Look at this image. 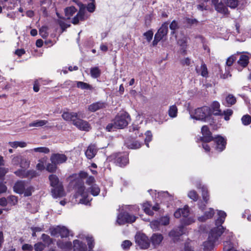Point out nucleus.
I'll return each instance as SVG.
<instances>
[{
	"label": "nucleus",
	"mask_w": 251,
	"mask_h": 251,
	"mask_svg": "<svg viewBox=\"0 0 251 251\" xmlns=\"http://www.w3.org/2000/svg\"><path fill=\"white\" fill-rule=\"evenodd\" d=\"M130 121V117L127 112L118 113L111 122L106 126L105 129L107 131L112 132L117 129H123L127 126Z\"/></svg>",
	"instance_id": "1"
},
{
	"label": "nucleus",
	"mask_w": 251,
	"mask_h": 251,
	"mask_svg": "<svg viewBox=\"0 0 251 251\" xmlns=\"http://www.w3.org/2000/svg\"><path fill=\"white\" fill-rule=\"evenodd\" d=\"M50 186L52 187L51 193L54 198L62 197L64 196V190L62 182L59 180L58 177L54 174L49 176Z\"/></svg>",
	"instance_id": "2"
},
{
	"label": "nucleus",
	"mask_w": 251,
	"mask_h": 251,
	"mask_svg": "<svg viewBox=\"0 0 251 251\" xmlns=\"http://www.w3.org/2000/svg\"><path fill=\"white\" fill-rule=\"evenodd\" d=\"M222 231L218 227L212 228L209 233L208 239L203 243V250L205 251H210L213 249L215 242L222 235Z\"/></svg>",
	"instance_id": "3"
},
{
	"label": "nucleus",
	"mask_w": 251,
	"mask_h": 251,
	"mask_svg": "<svg viewBox=\"0 0 251 251\" xmlns=\"http://www.w3.org/2000/svg\"><path fill=\"white\" fill-rule=\"evenodd\" d=\"M109 160L116 166L124 168L129 164L128 153L126 152L113 153L108 157Z\"/></svg>",
	"instance_id": "4"
},
{
	"label": "nucleus",
	"mask_w": 251,
	"mask_h": 251,
	"mask_svg": "<svg viewBox=\"0 0 251 251\" xmlns=\"http://www.w3.org/2000/svg\"><path fill=\"white\" fill-rule=\"evenodd\" d=\"M193 119L196 120L206 122L211 119V109L209 106H203L195 109Z\"/></svg>",
	"instance_id": "5"
},
{
	"label": "nucleus",
	"mask_w": 251,
	"mask_h": 251,
	"mask_svg": "<svg viewBox=\"0 0 251 251\" xmlns=\"http://www.w3.org/2000/svg\"><path fill=\"white\" fill-rule=\"evenodd\" d=\"M49 231L50 235L53 237H59L61 238H67L69 237L70 231L65 226H51L49 228Z\"/></svg>",
	"instance_id": "6"
},
{
	"label": "nucleus",
	"mask_w": 251,
	"mask_h": 251,
	"mask_svg": "<svg viewBox=\"0 0 251 251\" xmlns=\"http://www.w3.org/2000/svg\"><path fill=\"white\" fill-rule=\"evenodd\" d=\"M135 242L141 249H147L150 247V241L144 233H138L135 236Z\"/></svg>",
	"instance_id": "7"
},
{
	"label": "nucleus",
	"mask_w": 251,
	"mask_h": 251,
	"mask_svg": "<svg viewBox=\"0 0 251 251\" xmlns=\"http://www.w3.org/2000/svg\"><path fill=\"white\" fill-rule=\"evenodd\" d=\"M136 220V217L125 211L120 213L117 217V222L120 225L126 223H132Z\"/></svg>",
	"instance_id": "8"
},
{
	"label": "nucleus",
	"mask_w": 251,
	"mask_h": 251,
	"mask_svg": "<svg viewBox=\"0 0 251 251\" xmlns=\"http://www.w3.org/2000/svg\"><path fill=\"white\" fill-rule=\"evenodd\" d=\"M14 174L20 178H27L31 179L38 176L37 172L33 170H26L25 169H18L14 172Z\"/></svg>",
	"instance_id": "9"
},
{
	"label": "nucleus",
	"mask_w": 251,
	"mask_h": 251,
	"mask_svg": "<svg viewBox=\"0 0 251 251\" xmlns=\"http://www.w3.org/2000/svg\"><path fill=\"white\" fill-rule=\"evenodd\" d=\"M201 189V196L203 201L200 200L198 202L199 208L202 211H203L206 207V204L208 203L210 196L208 190L206 187L202 186Z\"/></svg>",
	"instance_id": "10"
},
{
	"label": "nucleus",
	"mask_w": 251,
	"mask_h": 251,
	"mask_svg": "<svg viewBox=\"0 0 251 251\" xmlns=\"http://www.w3.org/2000/svg\"><path fill=\"white\" fill-rule=\"evenodd\" d=\"M215 144V150L221 152L225 150L226 145V140L221 135H217L213 140Z\"/></svg>",
	"instance_id": "11"
},
{
	"label": "nucleus",
	"mask_w": 251,
	"mask_h": 251,
	"mask_svg": "<svg viewBox=\"0 0 251 251\" xmlns=\"http://www.w3.org/2000/svg\"><path fill=\"white\" fill-rule=\"evenodd\" d=\"M201 133L202 136L201 137L200 140L202 142L209 143L214 140V137L212 136V132L207 126L204 125L202 126Z\"/></svg>",
	"instance_id": "12"
},
{
	"label": "nucleus",
	"mask_w": 251,
	"mask_h": 251,
	"mask_svg": "<svg viewBox=\"0 0 251 251\" xmlns=\"http://www.w3.org/2000/svg\"><path fill=\"white\" fill-rule=\"evenodd\" d=\"M73 124L79 129L82 131H88L91 128L90 125L88 122L79 119L78 117L75 120H73Z\"/></svg>",
	"instance_id": "13"
},
{
	"label": "nucleus",
	"mask_w": 251,
	"mask_h": 251,
	"mask_svg": "<svg viewBox=\"0 0 251 251\" xmlns=\"http://www.w3.org/2000/svg\"><path fill=\"white\" fill-rule=\"evenodd\" d=\"M68 157L65 154L59 153H52L50 157L51 162L57 165L65 163Z\"/></svg>",
	"instance_id": "14"
},
{
	"label": "nucleus",
	"mask_w": 251,
	"mask_h": 251,
	"mask_svg": "<svg viewBox=\"0 0 251 251\" xmlns=\"http://www.w3.org/2000/svg\"><path fill=\"white\" fill-rule=\"evenodd\" d=\"M81 6L80 7L78 12L76 15L73 18L72 23L74 25H77L79 23V21H84L85 20V7H83V5L81 3Z\"/></svg>",
	"instance_id": "15"
},
{
	"label": "nucleus",
	"mask_w": 251,
	"mask_h": 251,
	"mask_svg": "<svg viewBox=\"0 0 251 251\" xmlns=\"http://www.w3.org/2000/svg\"><path fill=\"white\" fill-rule=\"evenodd\" d=\"M107 105V104L106 102L99 101L89 105L88 107V110L91 112H95L98 110L106 108Z\"/></svg>",
	"instance_id": "16"
},
{
	"label": "nucleus",
	"mask_w": 251,
	"mask_h": 251,
	"mask_svg": "<svg viewBox=\"0 0 251 251\" xmlns=\"http://www.w3.org/2000/svg\"><path fill=\"white\" fill-rule=\"evenodd\" d=\"M164 237L163 235L158 233L152 234L150 238V244L151 243L154 248L158 247L162 243Z\"/></svg>",
	"instance_id": "17"
},
{
	"label": "nucleus",
	"mask_w": 251,
	"mask_h": 251,
	"mask_svg": "<svg viewBox=\"0 0 251 251\" xmlns=\"http://www.w3.org/2000/svg\"><path fill=\"white\" fill-rule=\"evenodd\" d=\"M183 226H181L177 229H173L169 233V236L173 238L174 242L177 241L179 237L184 234Z\"/></svg>",
	"instance_id": "18"
},
{
	"label": "nucleus",
	"mask_w": 251,
	"mask_h": 251,
	"mask_svg": "<svg viewBox=\"0 0 251 251\" xmlns=\"http://www.w3.org/2000/svg\"><path fill=\"white\" fill-rule=\"evenodd\" d=\"M98 152V149L96 146L94 144H90L85 152V154L88 159L93 158Z\"/></svg>",
	"instance_id": "19"
},
{
	"label": "nucleus",
	"mask_w": 251,
	"mask_h": 251,
	"mask_svg": "<svg viewBox=\"0 0 251 251\" xmlns=\"http://www.w3.org/2000/svg\"><path fill=\"white\" fill-rule=\"evenodd\" d=\"M168 23L165 22L162 25L161 27L158 29L157 32L155 34L154 36H156L157 37L160 38L161 40L165 37L168 31Z\"/></svg>",
	"instance_id": "20"
},
{
	"label": "nucleus",
	"mask_w": 251,
	"mask_h": 251,
	"mask_svg": "<svg viewBox=\"0 0 251 251\" xmlns=\"http://www.w3.org/2000/svg\"><path fill=\"white\" fill-rule=\"evenodd\" d=\"M25 188V181L24 180L17 181L13 186V191L20 195L24 193Z\"/></svg>",
	"instance_id": "21"
},
{
	"label": "nucleus",
	"mask_w": 251,
	"mask_h": 251,
	"mask_svg": "<svg viewBox=\"0 0 251 251\" xmlns=\"http://www.w3.org/2000/svg\"><path fill=\"white\" fill-rule=\"evenodd\" d=\"M189 215V210L188 206H184L183 208H179L174 213V216L176 218H179L181 216L184 218L187 217Z\"/></svg>",
	"instance_id": "22"
},
{
	"label": "nucleus",
	"mask_w": 251,
	"mask_h": 251,
	"mask_svg": "<svg viewBox=\"0 0 251 251\" xmlns=\"http://www.w3.org/2000/svg\"><path fill=\"white\" fill-rule=\"evenodd\" d=\"M85 187L83 183H80L78 184L77 187V190L76 192V196H80L83 197V199L80 200V201L82 203H84V200L87 197V194L86 192L85 191Z\"/></svg>",
	"instance_id": "23"
},
{
	"label": "nucleus",
	"mask_w": 251,
	"mask_h": 251,
	"mask_svg": "<svg viewBox=\"0 0 251 251\" xmlns=\"http://www.w3.org/2000/svg\"><path fill=\"white\" fill-rule=\"evenodd\" d=\"M211 109V117L212 115L215 116L222 115V112L220 109V104L217 101H214L210 107Z\"/></svg>",
	"instance_id": "24"
},
{
	"label": "nucleus",
	"mask_w": 251,
	"mask_h": 251,
	"mask_svg": "<svg viewBox=\"0 0 251 251\" xmlns=\"http://www.w3.org/2000/svg\"><path fill=\"white\" fill-rule=\"evenodd\" d=\"M74 243V251H87V248L86 244L78 240H75Z\"/></svg>",
	"instance_id": "25"
},
{
	"label": "nucleus",
	"mask_w": 251,
	"mask_h": 251,
	"mask_svg": "<svg viewBox=\"0 0 251 251\" xmlns=\"http://www.w3.org/2000/svg\"><path fill=\"white\" fill-rule=\"evenodd\" d=\"M62 118L67 121H72L73 123V120H75L78 117V114L76 112H64L62 114Z\"/></svg>",
	"instance_id": "26"
},
{
	"label": "nucleus",
	"mask_w": 251,
	"mask_h": 251,
	"mask_svg": "<svg viewBox=\"0 0 251 251\" xmlns=\"http://www.w3.org/2000/svg\"><path fill=\"white\" fill-rule=\"evenodd\" d=\"M215 214L214 210L212 208H209L208 211L204 212V215L199 218L201 222H205L206 220L212 218Z\"/></svg>",
	"instance_id": "27"
},
{
	"label": "nucleus",
	"mask_w": 251,
	"mask_h": 251,
	"mask_svg": "<svg viewBox=\"0 0 251 251\" xmlns=\"http://www.w3.org/2000/svg\"><path fill=\"white\" fill-rule=\"evenodd\" d=\"M56 244L57 247L62 250H71L72 249V244L70 241L63 242L58 240L57 241Z\"/></svg>",
	"instance_id": "28"
},
{
	"label": "nucleus",
	"mask_w": 251,
	"mask_h": 251,
	"mask_svg": "<svg viewBox=\"0 0 251 251\" xmlns=\"http://www.w3.org/2000/svg\"><path fill=\"white\" fill-rule=\"evenodd\" d=\"M250 57L249 56L245 54L240 55L239 60L237 61L238 64L242 68L246 67L249 63Z\"/></svg>",
	"instance_id": "29"
},
{
	"label": "nucleus",
	"mask_w": 251,
	"mask_h": 251,
	"mask_svg": "<svg viewBox=\"0 0 251 251\" xmlns=\"http://www.w3.org/2000/svg\"><path fill=\"white\" fill-rule=\"evenodd\" d=\"M41 238L43 243L46 245V247H49L54 242V239L51 238L49 235L45 233H43L41 235Z\"/></svg>",
	"instance_id": "30"
},
{
	"label": "nucleus",
	"mask_w": 251,
	"mask_h": 251,
	"mask_svg": "<svg viewBox=\"0 0 251 251\" xmlns=\"http://www.w3.org/2000/svg\"><path fill=\"white\" fill-rule=\"evenodd\" d=\"M215 9L218 12L225 15L229 13L228 8L222 2H219V3L215 7Z\"/></svg>",
	"instance_id": "31"
},
{
	"label": "nucleus",
	"mask_w": 251,
	"mask_h": 251,
	"mask_svg": "<svg viewBox=\"0 0 251 251\" xmlns=\"http://www.w3.org/2000/svg\"><path fill=\"white\" fill-rule=\"evenodd\" d=\"M223 250L224 251H237L234 244L230 240L224 242Z\"/></svg>",
	"instance_id": "32"
},
{
	"label": "nucleus",
	"mask_w": 251,
	"mask_h": 251,
	"mask_svg": "<svg viewBox=\"0 0 251 251\" xmlns=\"http://www.w3.org/2000/svg\"><path fill=\"white\" fill-rule=\"evenodd\" d=\"M77 11V9L74 6L67 7L65 9V16L67 17V19L69 20L71 17Z\"/></svg>",
	"instance_id": "33"
},
{
	"label": "nucleus",
	"mask_w": 251,
	"mask_h": 251,
	"mask_svg": "<svg viewBox=\"0 0 251 251\" xmlns=\"http://www.w3.org/2000/svg\"><path fill=\"white\" fill-rule=\"evenodd\" d=\"M142 208L144 211V212L148 214L149 216H153L154 214V212L151 209V205L150 203V202L147 201L142 205Z\"/></svg>",
	"instance_id": "34"
},
{
	"label": "nucleus",
	"mask_w": 251,
	"mask_h": 251,
	"mask_svg": "<svg viewBox=\"0 0 251 251\" xmlns=\"http://www.w3.org/2000/svg\"><path fill=\"white\" fill-rule=\"evenodd\" d=\"M178 109L176 105L170 106L168 110V115L172 118H176L177 115Z\"/></svg>",
	"instance_id": "35"
},
{
	"label": "nucleus",
	"mask_w": 251,
	"mask_h": 251,
	"mask_svg": "<svg viewBox=\"0 0 251 251\" xmlns=\"http://www.w3.org/2000/svg\"><path fill=\"white\" fill-rule=\"evenodd\" d=\"M90 74L92 77L97 78L100 76L101 71L98 67H94L91 68Z\"/></svg>",
	"instance_id": "36"
},
{
	"label": "nucleus",
	"mask_w": 251,
	"mask_h": 251,
	"mask_svg": "<svg viewBox=\"0 0 251 251\" xmlns=\"http://www.w3.org/2000/svg\"><path fill=\"white\" fill-rule=\"evenodd\" d=\"M48 123V121L47 120H36L33 121V122L30 123L29 124V126L30 127H33V126H36V127H40L46 125Z\"/></svg>",
	"instance_id": "37"
},
{
	"label": "nucleus",
	"mask_w": 251,
	"mask_h": 251,
	"mask_svg": "<svg viewBox=\"0 0 251 251\" xmlns=\"http://www.w3.org/2000/svg\"><path fill=\"white\" fill-rule=\"evenodd\" d=\"M225 220L224 219L218 218L215 220V224L216 226L214 227V228L218 227V228L222 231V234L225 231L226 228L224 227L223 226H222V224L224 223Z\"/></svg>",
	"instance_id": "38"
},
{
	"label": "nucleus",
	"mask_w": 251,
	"mask_h": 251,
	"mask_svg": "<svg viewBox=\"0 0 251 251\" xmlns=\"http://www.w3.org/2000/svg\"><path fill=\"white\" fill-rule=\"evenodd\" d=\"M9 145L13 148H17L18 147L24 148L26 146V143L24 142L14 141L9 142Z\"/></svg>",
	"instance_id": "39"
},
{
	"label": "nucleus",
	"mask_w": 251,
	"mask_h": 251,
	"mask_svg": "<svg viewBox=\"0 0 251 251\" xmlns=\"http://www.w3.org/2000/svg\"><path fill=\"white\" fill-rule=\"evenodd\" d=\"M90 193L94 196H97L99 195L100 193V188L96 184L92 185L90 187Z\"/></svg>",
	"instance_id": "40"
},
{
	"label": "nucleus",
	"mask_w": 251,
	"mask_h": 251,
	"mask_svg": "<svg viewBox=\"0 0 251 251\" xmlns=\"http://www.w3.org/2000/svg\"><path fill=\"white\" fill-rule=\"evenodd\" d=\"M7 198L8 203L10 205H15L17 204L18 201V197L14 195H10Z\"/></svg>",
	"instance_id": "41"
},
{
	"label": "nucleus",
	"mask_w": 251,
	"mask_h": 251,
	"mask_svg": "<svg viewBox=\"0 0 251 251\" xmlns=\"http://www.w3.org/2000/svg\"><path fill=\"white\" fill-rule=\"evenodd\" d=\"M226 3L227 6L234 9L238 5L239 1L238 0H226Z\"/></svg>",
	"instance_id": "42"
},
{
	"label": "nucleus",
	"mask_w": 251,
	"mask_h": 251,
	"mask_svg": "<svg viewBox=\"0 0 251 251\" xmlns=\"http://www.w3.org/2000/svg\"><path fill=\"white\" fill-rule=\"evenodd\" d=\"M76 86L77 87L81 88L82 90L91 89L92 88L90 84L82 81H77Z\"/></svg>",
	"instance_id": "43"
},
{
	"label": "nucleus",
	"mask_w": 251,
	"mask_h": 251,
	"mask_svg": "<svg viewBox=\"0 0 251 251\" xmlns=\"http://www.w3.org/2000/svg\"><path fill=\"white\" fill-rule=\"evenodd\" d=\"M200 74L203 77H207L208 75V72L206 65L202 62L201 66Z\"/></svg>",
	"instance_id": "44"
},
{
	"label": "nucleus",
	"mask_w": 251,
	"mask_h": 251,
	"mask_svg": "<svg viewBox=\"0 0 251 251\" xmlns=\"http://www.w3.org/2000/svg\"><path fill=\"white\" fill-rule=\"evenodd\" d=\"M57 166L54 163H48L46 166V170L50 173H55L57 169Z\"/></svg>",
	"instance_id": "45"
},
{
	"label": "nucleus",
	"mask_w": 251,
	"mask_h": 251,
	"mask_svg": "<svg viewBox=\"0 0 251 251\" xmlns=\"http://www.w3.org/2000/svg\"><path fill=\"white\" fill-rule=\"evenodd\" d=\"M46 246L42 242H38L34 245V248L35 251H43Z\"/></svg>",
	"instance_id": "46"
},
{
	"label": "nucleus",
	"mask_w": 251,
	"mask_h": 251,
	"mask_svg": "<svg viewBox=\"0 0 251 251\" xmlns=\"http://www.w3.org/2000/svg\"><path fill=\"white\" fill-rule=\"evenodd\" d=\"M233 110L231 109H227L222 112L221 116H224V119L226 121H228L230 119V117L233 114Z\"/></svg>",
	"instance_id": "47"
},
{
	"label": "nucleus",
	"mask_w": 251,
	"mask_h": 251,
	"mask_svg": "<svg viewBox=\"0 0 251 251\" xmlns=\"http://www.w3.org/2000/svg\"><path fill=\"white\" fill-rule=\"evenodd\" d=\"M141 144L138 141H133L127 145V147L131 149H137L141 147Z\"/></svg>",
	"instance_id": "48"
},
{
	"label": "nucleus",
	"mask_w": 251,
	"mask_h": 251,
	"mask_svg": "<svg viewBox=\"0 0 251 251\" xmlns=\"http://www.w3.org/2000/svg\"><path fill=\"white\" fill-rule=\"evenodd\" d=\"M241 121L244 126H248L251 123V116L248 114L244 115L241 118Z\"/></svg>",
	"instance_id": "49"
},
{
	"label": "nucleus",
	"mask_w": 251,
	"mask_h": 251,
	"mask_svg": "<svg viewBox=\"0 0 251 251\" xmlns=\"http://www.w3.org/2000/svg\"><path fill=\"white\" fill-rule=\"evenodd\" d=\"M188 196L194 201H197L199 199V195L195 190L190 191L188 193Z\"/></svg>",
	"instance_id": "50"
},
{
	"label": "nucleus",
	"mask_w": 251,
	"mask_h": 251,
	"mask_svg": "<svg viewBox=\"0 0 251 251\" xmlns=\"http://www.w3.org/2000/svg\"><path fill=\"white\" fill-rule=\"evenodd\" d=\"M226 102L231 105L234 104L236 102V98L234 96H233L232 95H231V94H229L226 97Z\"/></svg>",
	"instance_id": "51"
},
{
	"label": "nucleus",
	"mask_w": 251,
	"mask_h": 251,
	"mask_svg": "<svg viewBox=\"0 0 251 251\" xmlns=\"http://www.w3.org/2000/svg\"><path fill=\"white\" fill-rule=\"evenodd\" d=\"M159 221L161 225L167 226L170 223V218L168 216H165L160 217Z\"/></svg>",
	"instance_id": "52"
},
{
	"label": "nucleus",
	"mask_w": 251,
	"mask_h": 251,
	"mask_svg": "<svg viewBox=\"0 0 251 251\" xmlns=\"http://www.w3.org/2000/svg\"><path fill=\"white\" fill-rule=\"evenodd\" d=\"M146 138L145 139V143L147 147H149V142L152 140V135L151 132L150 130H148L146 133Z\"/></svg>",
	"instance_id": "53"
},
{
	"label": "nucleus",
	"mask_w": 251,
	"mask_h": 251,
	"mask_svg": "<svg viewBox=\"0 0 251 251\" xmlns=\"http://www.w3.org/2000/svg\"><path fill=\"white\" fill-rule=\"evenodd\" d=\"M34 191V188L32 186H29L26 189L25 188L24 195L25 197H29L32 195V192Z\"/></svg>",
	"instance_id": "54"
},
{
	"label": "nucleus",
	"mask_w": 251,
	"mask_h": 251,
	"mask_svg": "<svg viewBox=\"0 0 251 251\" xmlns=\"http://www.w3.org/2000/svg\"><path fill=\"white\" fill-rule=\"evenodd\" d=\"M236 59L237 57L236 55L234 54L231 55L226 59V65L228 67L231 66Z\"/></svg>",
	"instance_id": "55"
},
{
	"label": "nucleus",
	"mask_w": 251,
	"mask_h": 251,
	"mask_svg": "<svg viewBox=\"0 0 251 251\" xmlns=\"http://www.w3.org/2000/svg\"><path fill=\"white\" fill-rule=\"evenodd\" d=\"M153 35V32L151 30H149L143 34V36H145V38L148 42H150L152 40Z\"/></svg>",
	"instance_id": "56"
},
{
	"label": "nucleus",
	"mask_w": 251,
	"mask_h": 251,
	"mask_svg": "<svg viewBox=\"0 0 251 251\" xmlns=\"http://www.w3.org/2000/svg\"><path fill=\"white\" fill-rule=\"evenodd\" d=\"M35 152H42L44 153H48L50 152V149L45 147L36 148L33 149Z\"/></svg>",
	"instance_id": "57"
},
{
	"label": "nucleus",
	"mask_w": 251,
	"mask_h": 251,
	"mask_svg": "<svg viewBox=\"0 0 251 251\" xmlns=\"http://www.w3.org/2000/svg\"><path fill=\"white\" fill-rule=\"evenodd\" d=\"M170 28L172 30L171 34H174L175 30L179 28L177 22L176 20H173L170 25Z\"/></svg>",
	"instance_id": "58"
},
{
	"label": "nucleus",
	"mask_w": 251,
	"mask_h": 251,
	"mask_svg": "<svg viewBox=\"0 0 251 251\" xmlns=\"http://www.w3.org/2000/svg\"><path fill=\"white\" fill-rule=\"evenodd\" d=\"M8 169L0 167V180L4 181V177L6 174L8 172Z\"/></svg>",
	"instance_id": "59"
},
{
	"label": "nucleus",
	"mask_w": 251,
	"mask_h": 251,
	"mask_svg": "<svg viewBox=\"0 0 251 251\" xmlns=\"http://www.w3.org/2000/svg\"><path fill=\"white\" fill-rule=\"evenodd\" d=\"M132 245V243L129 240H125L122 244V247L124 250H128Z\"/></svg>",
	"instance_id": "60"
},
{
	"label": "nucleus",
	"mask_w": 251,
	"mask_h": 251,
	"mask_svg": "<svg viewBox=\"0 0 251 251\" xmlns=\"http://www.w3.org/2000/svg\"><path fill=\"white\" fill-rule=\"evenodd\" d=\"M47 27L42 26L39 30V33L43 38H45L48 36V33L47 32Z\"/></svg>",
	"instance_id": "61"
},
{
	"label": "nucleus",
	"mask_w": 251,
	"mask_h": 251,
	"mask_svg": "<svg viewBox=\"0 0 251 251\" xmlns=\"http://www.w3.org/2000/svg\"><path fill=\"white\" fill-rule=\"evenodd\" d=\"M96 9L95 3H89L87 6V10L90 13H93Z\"/></svg>",
	"instance_id": "62"
},
{
	"label": "nucleus",
	"mask_w": 251,
	"mask_h": 251,
	"mask_svg": "<svg viewBox=\"0 0 251 251\" xmlns=\"http://www.w3.org/2000/svg\"><path fill=\"white\" fill-rule=\"evenodd\" d=\"M87 244H88V248H89V251H91L94 247V240L93 239V238L92 237L91 238L88 237L87 238Z\"/></svg>",
	"instance_id": "63"
},
{
	"label": "nucleus",
	"mask_w": 251,
	"mask_h": 251,
	"mask_svg": "<svg viewBox=\"0 0 251 251\" xmlns=\"http://www.w3.org/2000/svg\"><path fill=\"white\" fill-rule=\"evenodd\" d=\"M7 188L4 183L3 181L0 180V194L5 193Z\"/></svg>",
	"instance_id": "64"
}]
</instances>
